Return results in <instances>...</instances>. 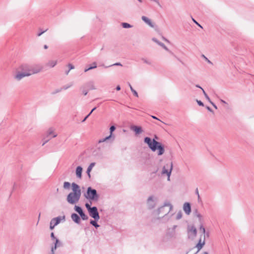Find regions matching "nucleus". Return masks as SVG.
Wrapping results in <instances>:
<instances>
[{
  "mask_svg": "<svg viewBox=\"0 0 254 254\" xmlns=\"http://www.w3.org/2000/svg\"><path fill=\"white\" fill-rule=\"evenodd\" d=\"M173 208V205L169 201H166L164 203L162 206L154 211L153 213L155 216H158L157 218V219L160 220L161 219H165L168 221L169 220L171 216L173 215V214H172L170 216L169 215V213L172 210Z\"/></svg>",
  "mask_w": 254,
  "mask_h": 254,
  "instance_id": "obj_1",
  "label": "nucleus"
},
{
  "mask_svg": "<svg viewBox=\"0 0 254 254\" xmlns=\"http://www.w3.org/2000/svg\"><path fill=\"white\" fill-rule=\"evenodd\" d=\"M72 191L70 192L66 197V200L69 204H74L78 202L81 195L80 187L75 183L71 184Z\"/></svg>",
  "mask_w": 254,
  "mask_h": 254,
  "instance_id": "obj_2",
  "label": "nucleus"
},
{
  "mask_svg": "<svg viewBox=\"0 0 254 254\" xmlns=\"http://www.w3.org/2000/svg\"><path fill=\"white\" fill-rule=\"evenodd\" d=\"M144 141L152 151L155 152L158 150L157 154L158 155H162L164 154L165 149L164 146L160 142L156 141L154 139L152 140L151 138L149 137H145Z\"/></svg>",
  "mask_w": 254,
  "mask_h": 254,
  "instance_id": "obj_3",
  "label": "nucleus"
},
{
  "mask_svg": "<svg viewBox=\"0 0 254 254\" xmlns=\"http://www.w3.org/2000/svg\"><path fill=\"white\" fill-rule=\"evenodd\" d=\"M19 69L28 72V74H30V76L40 72L42 69V66L40 64H21Z\"/></svg>",
  "mask_w": 254,
  "mask_h": 254,
  "instance_id": "obj_4",
  "label": "nucleus"
},
{
  "mask_svg": "<svg viewBox=\"0 0 254 254\" xmlns=\"http://www.w3.org/2000/svg\"><path fill=\"white\" fill-rule=\"evenodd\" d=\"M84 197L90 200L97 201L99 198L97 190L89 187L87 188L86 192L84 194Z\"/></svg>",
  "mask_w": 254,
  "mask_h": 254,
  "instance_id": "obj_5",
  "label": "nucleus"
},
{
  "mask_svg": "<svg viewBox=\"0 0 254 254\" xmlns=\"http://www.w3.org/2000/svg\"><path fill=\"white\" fill-rule=\"evenodd\" d=\"M199 231L202 233V235H201L199 242L196 245V248H197L198 250L197 252H198L205 244V237H209L208 233H207L206 234L205 229L202 225H201L200 226Z\"/></svg>",
  "mask_w": 254,
  "mask_h": 254,
  "instance_id": "obj_6",
  "label": "nucleus"
},
{
  "mask_svg": "<svg viewBox=\"0 0 254 254\" xmlns=\"http://www.w3.org/2000/svg\"><path fill=\"white\" fill-rule=\"evenodd\" d=\"M173 169V163L170 162L166 164L163 167L162 170L161 172L162 175L166 174L167 177L168 181H170V178L171 174V172Z\"/></svg>",
  "mask_w": 254,
  "mask_h": 254,
  "instance_id": "obj_7",
  "label": "nucleus"
},
{
  "mask_svg": "<svg viewBox=\"0 0 254 254\" xmlns=\"http://www.w3.org/2000/svg\"><path fill=\"white\" fill-rule=\"evenodd\" d=\"M158 201L157 198L154 196L151 195L148 197L146 201L147 207L148 209H152L155 207Z\"/></svg>",
  "mask_w": 254,
  "mask_h": 254,
  "instance_id": "obj_8",
  "label": "nucleus"
},
{
  "mask_svg": "<svg viewBox=\"0 0 254 254\" xmlns=\"http://www.w3.org/2000/svg\"><path fill=\"white\" fill-rule=\"evenodd\" d=\"M115 129L116 127L114 126H111L110 128V134L104 138L100 139L98 141V143H101L104 142H109L110 143H112L115 139V137L113 136V132L115 130Z\"/></svg>",
  "mask_w": 254,
  "mask_h": 254,
  "instance_id": "obj_9",
  "label": "nucleus"
},
{
  "mask_svg": "<svg viewBox=\"0 0 254 254\" xmlns=\"http://www.w3.org/2000/svg\"><path fill=\"white\" fill-rule=\"evenodd\" d=\"M54 129L51 127L48 129L47 132L46 136L43 138L44 141L42 144V146L44 145L47 142L49 141L52 137H55L57 136V134L54 133Z\"/></svg>",
  "mask_w": 254,
  "mask_h": 254,
  "instance_id": "obj_10",
  "label": "nucleus"
},
{
  "mask_svg": "<svg viewBox=\"0 0 254 254\" xmlns=\"http://www.w3.org/2000/svg\"><path fill=\"white\" fill-rule=\"evenodd\" d=\"M62 219L64 220H65V216H63L62 217L59 216L57 217H55L53 218L50 222V228L51 230H52L54 228V227L58 225Z\"/></svg>",
  "mask_w": 254,
  "mask_h": 254,
  "instance_id": "obj_11",
  "label": "nucleus"
},
{
  "mask_svg": "<svg viewBox=\"0 0 254 254\" xmlns=\"http://www.w3.org/2000/svg\"><path fill=\"white\" fill-rule=\"evenodd\" d=\"M90 216L95 220H99L100 216L97 207L93 206L92 208L88 212Z\"/></svg>",
  "mask_w": 254,
  "mask_h": 254,
  "instance_id": "obj_12",
  "label": "nucleus"
},
{
  "mask_svg": "<svg viewBox=\"0 0 254 254\" xmlns=\"http://www.w3.org/2000/svg\"><path fill=\"white\" fill-rule=\"evenodd\" d=\"M177 225H174L171 228H168L167 230L166 236L169 238H174L176 236V229Z\"/></svg>",
  "mask_w": 254,
  "mask_h": 254,
  "instance_id": "obj_13",
  "label": "nucleus"
},
{
  "mask_svg": "<svg viewBox=\"0 0 254 254\" xmlns=\"http://www.w3.org/2000/svg\"><path fill=\"white\" fill-rule=\"evenodd\" d=\"M29 76H30V74H28V72H26L25 71L21 70V71H17L14 77L17 81H19L23 78Z\"/></svg>",
  "mask_w": 254,
  "mask_h": 254,
  "instance_id": "obj_14",
  "label": "nucleus"
},
{
  "mask_svg": "<svg viewBox=\"0 0 254 254\" xmlns=\"http://www.w3.org/2000/svg\"><path fill=\"white\" fill-rule=\"evenodd\" d=\"M54 245L51 247V254H55V251L58 247L62 246L61 242H60L59 239H56L55 242H54Z\"/></svg>",
  "mask_w": 254,
  "mask_h": 254,
  "instance_id": "obj_15",
  "label": "nucleus"
},
{
  "mask_svg": "<svg viewBox=\"0 0 254 254\" xmlns=\"http://www.w3.org/2000/svg\"><path fill=\"white\" fill-rule=\"evenodd\" d=\"M130 128L135 132L136 135L141 133L143 132L142 128L141 127L133 125L130 126Z\"/></svg>",
  "mask_w": 254,
  "mask_h": 254,
  "instance_id": "obj_16",
  "label": "nucleus"
},
{
  "mask_svg": "<svg viewBox=\"0 0 254 254\" xmlns=\"http://www.w3.org/2000/svg\"><path fill=\"white\" fill-rule=\"evenodd\" d=\"M183 209L187 215H189L191 212V207L190 203L189 202H185L183 205Z\"/></svg>",
  "mask_w": 254,
  "mask_h": 254,
  "instance_id": "obj_17",
  "label": "nucleus"
},
{
  "mask_svg": "<svg viewBox=\"0 0 254 254\" xmlns=\"http://www.w3.org/2000/svg\"><path fill=\"white\" fill-rule=\"evenodd\" d=\"M188 232L190 235L195 236L196 235V229L193 226H189L188 227Z\"/></svg>",
  "mask_w": 254,
  "mask_h": 254,
  "instance_id": "obj_18",
  "label": "nucleus"
},
{
  "mask_svg": "<svg viewBox=\"0 0 254 254\" xmlns=\"http://www.w3.org/2000/svg\"><path fill=\"white\" fill-rule=\"evenodd\" d=\"M72 220L76 223L79 224L80 222V217L76 213H72L71 215Z\"/></svg>",
  "mask_w": 254,
  "mask_h": 254,
  "instance_id": "obj_19",
  "label": "nucleus"
},
{
  "mask_svg": "<svg viewBox=\"0 0 254 254\" xmlns=\"http://www.w3.org/2000/svg\"><path fill=\"white\" fill-rule=\"evenodd\" d=\"M82 168L81 166L77 167L76 169V175L78 178L81 179L82 177Z\"/></svg>",
  "mask_w": 254,
  "mask_h": 254,
  "instance_id": "obj_20",
  "label": "nucleus"
},
{
  "mask_svg": "<svg viewBox=\"0 0 254 254\" xmlns=\"http://www.w3.org/2000/svg\"><path fill=\"white\" fill-rule=\"evenodd\" d=\"M141 19L150 27H153L154 26L151 21L146 16H142Z\"/></svg>",
  "mask_w": 254,
  "mask_h": 254,
  "instance_id": "obj_21",
  "label": "nucleus"
},
{
  "mask_svg": "<svg viewBox=\"0 0 254 254\" xmlns=\"http://www.w3.org/2000/svg\"><path fill=\"white\" fill-rule=\"evenodd\" d=\"M95 163H91L87 168L86 173L89 178H90V172L92 170L93 167L95 166Z\"/></svg>",
  "mask_w": 254,
  "mask_h": 254,
  "instance_id": "obj_22",
  "label": "nucleus"
},
{
  "mask_svg": "<svg viewBox=\"0 0 254 254\" xmlns=\"http://www.w3.org/2000/svg\"><path fill=\"white\" fill-rule=\"evenodd\" d=\"M158 45L162 47L166 51L168 52L171 55H174V53L171 51L163 43L160 42Z\"/></svg>",
  "mask_w": 254,
  "mask_h": 254,
  "instance_id": "obj_23",
  "label": "nucleus"
},
{
  "mask_svg": "<svg viewBox=\"0 0 254 254\" xmlns=\"http://www.w3.org/2000/svg\"><path fill=\"white\" fill-rule=\"evenodd\" d=\"M56 61H50L47 63V65L50 67H53L57 64Z\"/></svg>",
  "mask_w": 254,
  "mask_h": 254,
  "instance_id": "obj_24",
  "label": "nucleus"
},
{
  "mask_svg": "<svg viewBox=\"0 0 254 254\" xmlns=\"http://www.w3.org/2000/svg\"><path fill=\"white\" fill-rule=\"evenodd\" d=\"M98 221V220H95V219L91 220L90 221V224H91L92 225L94 226L96 228H98V227H100V225H98L97 223V221Z\"/></svg>",
  "mask_w": 254,
  "mask_h": 254,
  "instance_id": "obj_25",
  "label": "nucleus"
},
{
  "mask_svg": "<svg viewBox=\"0 0 254 254\" xmlns=\"http://www.w3.org/2000/svg\"><path fill=\"white\" fill-rule=\"evenodd\" d=\"M80 216L81 219L83 220H86L88 219V216L86 215L83 211L80 213V214H79Z\"/></svg>",
  "mask_w": 254,
  "mask_h": 254,
  "instance_id": "obj_26",
  "label": "nucleus"
},
{
  "mask_svg": "<svg viewBox=\"0 0 254 254\" xmlns=\"http://www.w3.org/2000/svg\"><path fill=\"white\" fill-rule=\"evenodd\" d=\"M122 26L124 28H129L133 27L132 25L129 24V23H126V22H123L122 23Z\"/></svg>",
  "mask_w": 254,
  "mask_h": 254,
  "instance_id": "obj_27",
  "label": "nucleus"
},
{
  "mask_svg": "<svg viewBox=\"0 0 254 254\" xmlns=\"http://www.w3.org/2000/svg\"><path fill=\"white\" fill-rule=\"evenodd\" d=\"M74 210L78 214H80V213L83 211V210L81 208V207L77 205L74 206Z\"/></svg>",
  "mask_w": 254,
  "mask_h": 254,
  "instance_id": "obj_28",
  "label": "nucleus"
},
{
  "mask_svg": "<svg viewBox=\"0 0 254 254\" xmlns=\"http://www.w3.org/2000/svg\"><path fill=\"white\" fill-rule=\"evenodd\" d=\"M88 86L90 90H95L96 89L93 82H89L88 83Z\"/></svg>",
  "mask_w": 254,
  "mask_h": 254,
  "instance_id": "obj_29",
  "label": "nucleus"
},
{
  "mask_svg": "<svg viewBox=\"0 0 254 254\" xmlns=\"http://www.w3.org/2000/svg\"><path fill=\"white\" fill-rule=\"evenodd\" d=\"M194 214L197 218H198L199 221L201 220V218H202V215L198 212L197 210H195V211L194 212Z\"/></svg>",
  "mask_w": 254,
  "mask_h": 254,
  "instance_id": "obj_30",
  "label": "nucleus"
},
{
  "mask_svg": "<svg viewBox=\"0 0 254 254\" xmlns=\"http://www.w3.org/2000/svg\"><path fill=\"white\" fill-rule=\"evenodd\" d=\"M182 212L181 211H179L176 215V219L178 220L181 219L182 218Z\"/></svg>",
  "mask_w": 254,
  "mask_h": 254,
  "instance_id": "obj_31",
  "label": "nucleus"
},
{
  "mask_svg": "<svg viewBox=\"0 0 254 254\" xmlns=\"http://www.w3.org/2000/svg\"><path fill=\"white\" fill-rule=\"evenodd\" d=\"M96 109V107H94L91 111V112L84 118V119L82 121V122H85L86 119L91 115V114L92 113V112L95 110V109Z\"/></svg>",
  "mask_w": 254,
  "mask_h": 254,
  "instance_id": "obj_32",
  "label": "nucleus"
},
{
  "mask_svg": "<svg viewBox=\"0 0 254 254\" xmlns=\"http://www.w3.org/2000/svg\"><path fill=\"white\" fill-rule=\"evenodd\" d=\"M70 186V184L68 182H65L64 183L63 187L64 189H69Z\"/></svg>",
  "mask_w": 254,
  "mask_h": 254,
  "instance_id": "obj_33",
  "label": "nucleus"
},
{
  "mask_svg": "<svg viewBox=\"0 0 254 254\" xmlns=\"http://www.w3.org/2000/svg\"><path fill=\"white\" fill-rule=\"evenodd\" d=\"M141 60L143 62V63L146 64H147L150 65L151 64V61L147 60V59L142 58Z\"/></svg>",
  "mask_w": 254,
  "mask_h": 254,
  "instance_id": "obj_34",
  "label": "nucleus"
},
{
  "mask_svg": "<svg viewBox=\"0 0 254 254\" xmlns=\"http://www.w3.org/2000/svg\"><path fill=\"white\" fill-rule=\"evenodd\" d=\"M91 204V202H90V204H89L88 203H86L85 204V207L87 208L88 212L92 208V207L90 206Z\"/></svg>",
  "mask_w": 254,
  "mask_h": 254,
  "instance_id": "obj_35",
  "label": "nucleus"
},
{
  "mask_svg": "<svg viewBox=\"0 0 254 254\" xmlns=\"http://www.w3.org/2000/svg\"><path fill=\"white\" fill-rule=\"evenodd\" d=\"M97 67V63L96 62H93L91 64V66L89 67V69H94Z\"/></svg>",
  "mask_w": 254,
  "mask_h": 254,
  "instance_id": "obj_36",
  "label": "nucleus"
},
{
  "mask_svg": "<svg viewBox=\"0 0 254 254\" xmlns=\"http://www.w3.org/2000/svg\"><path fill=\"white\" fill-rule=\"evenodd\" d=\"M72 85V83L68 84L67 85H64L63 88H62V89L64 90H66L69 87H70Z\"/></svg>",
  "mask_w": 254,
  "mask_h": 254,
  "instance_id": "obj_37",
  "label": "nucleus"
},
{
  "mask_svg": "<svg viewBox=\"0 0 254 254\" xmlns=\"http://www.w3.org/2000/svg\"><path fill=\"white\" fill-rule=\"evenodd\" d=\"M202 92H203V93L205 96V97L206 98V99L209 102H211V100L209 98V97H208V96L207 95V94L206 93L205 91L203 89H202Z\"/></svg>",
  "mask_w": 254,
  "mask_h": 254,
  "instance_id": "obj_38",
  "label": "nucleus"
},
{
  "mask_svg": "<svg viewBox=\"0 0 254 254\" xmlns=\"http://www.w3.org/2000/svg\"><path fill=\"white\" fill-rule=\"evenodd\" d=\"M202 57L205 59V60L208 62L209 64H212V63L207 58H206L204 55H202Z\"/></svg>",
  "mask_w": 254,
  "mask_h": 254,
  "instance_id": "obj_39",
  "label": "nucleus"
},
{
  "mask_svg": "<svg viewBox=\"0 0 254 254\" xmlns=\"http://www.w3.org/2000/svg\"><path fill=\"white\" fill-rule=\"evenodd\" d=\"M51 237L52 238V240H54V242H55L56 241V239H58L54 235V234L53 232H52L51 234Z\"/></svg>",
  "mask_w": 254,
  "mask_h": 254,
  "instance_id": "obj_40",
  "label": "nucleus"
},
{
  "mask_svg": "<svg viewBox=\"0 0 254 254\" xmlns=\"http://www.w3.org/2000/svg\"><path fill=\"white\" fill-rule=\"evenodd\" d=\"M172 56H174L178 61H179L182 64H184V63L183 62V61L180 58H179L178 57H177L174 54V55H172Z\"/></svg>",
  "mask_w": 254,
  "mask_h": 254,
  "instance_id": "obj_41",
  "label": "nucleus"
},
{
  "mask_svg": "<svg viewBox=\"0 0 254 254\" xmlns=\"http://www.w3.org/2000/svg\"><path fill=\"white\" fill-rule=\"evenodd\" d=\"M195 193L197 195L198 200L199 201L200 200V196H199V193H198V190L197 189H196V190H195Z\"/></svg>",
  "mask_w": 254,
  "mask_h": 254,
  "instance_id": "obj_42",
  "label": "nucleus"
},
{
  "mask_svg": "<svg viewBox=\"0 0 254 254\" xmlns=\"http://www.w3.org/2000/svg\"><path fill=\"white\" fill-rule=\"evenodd\" d=\"M196 102H197V104L199 106H204L203 103L201 101L197 100Z\"/></svg>",
  "mask_w": 254,
  "mask_h": 254,
  "instance_id": "obj_43",
  "label": "nucleus"
},
{
  "mask_svg": "<svg viewBox=\"0 0 254 254\" xmlns=\"http://www.w3.org/2000/svg\"><path fill=\"white\" fill-rule=\"evenodd\" d=\"M152 41L157 43L158 45L160 42L159 41H158L156 38H152Z\"/></svg>",
  "mask_w": 254,
  "mask_h": 254,
  "instance_id": "obj_44",
  "label": "nucleus"
},
{
  "mask_svg": "<svg viewBox=\"0 0 254 254\" xmlns=\"http://www.w3.org/2000/svg\"><path fill=\"white\" fill-rule=\"evenodd\" d=\"M68 67H69V70L72 69H73V68H74V66L72 64H68Z\"/></svg>",
  "mask_w": 254,
  "mask_h": 254,
  "instance_id": "obj_45",
  "label": "nucleus"
},
{
  "mask_svg": "<svg viewBox=\"0 0 254 254\" xmlns=\"http://www.w3.org/2000/svg\"><path fill=\"white\" fill-rule=\"evenodd\" d=\"M132 92L133 93V95H134L135 96H136V97H138V93H137V92L135 90H133V91H132Z\"/></svg>",
  "mask_w": 254,
  "mask_h": 254,
  "instance_id": "obj_46",
  "label": "nucleus"
},
{
  "mask_svg": "<svg viewBox=\"0 0 254 254\" xmlns=\"http://www.w3.org/2000/svg\"><path fill=\"white\" fill-rule=\"evenodd\" d=\"M114 65H120V66H122V64L120 63H115L112 65H111V66H114ZM109 66H111V65H110Z\"/></svg>",
  "mask_w": 254,
  "mask_h": 254,
  "instance_id": "obj_47",
  "label": "nucleus"
},
{
  "mask_svg": "<svg viewBox=\"0 0 254 254\" xmlns=\"http://www.w3.org/2000/svg\"><path fill=\"white\" fill-rule=\"evenodd\" d=\"M192 20L196 25H197L198 26H199L201 28H202L201 26L195 19L192 18Z\"/></svg>",
  "mask_w": 254,
  "mask_h": 254,
  "instance_id": "obj_48",
  "label": "nucleus"
},
{
  "mask_svg": "<svg viewBox=\"0 0 254 254\" xmlns=\"http://www.w3.org/2000/svg\"><path fill=\"white\" fill-rule=\"evenodd\" d=\"M62 90V88L58 89L56 90L54 92H53V94H56V93H57L60 92H61Z\"/></svg>",
  "mask_w": 254,
  "mask_h": 254,
  "instance_id": "obj_49",
  "label": "nucleus"
},
{
  "mask_svg": "<svg viewBox=\"0 0 254 254\" xmlns=\"http://www.w3.org/2000/svg\"><path fill=\"white\" fill-rule=\"evenodd\" d=\"M88 91L86 90H83L82 93L84 94V95H86L87 94Z\"/></svg>",
  "mask_w": 254,
  "mask_h": 254,
  "instance_id": "obj_50",
  "label": "nucleus"
},
{
  "mask_svg": "<svg viewBox=\"0 0 254 254\" xmlns=\"http://www.w3.org/2000/svg\"><path fill=\"white\" fill-rule=\"evenodd\" d=\"M210 103L212 105V106H213L215 109H217V107L216 105L214 103H213L212 101H211Z\"/></svg>",
  "mask_w": 254,
  "mask_h": 254,
  "instance_id": "obj_51",
  "label": "nucleus"
},
{
  "mask_svg": "<svg viewBox=\"0 0 254 254\" xmlns=\"http://www.w3.org/2000/svg\"><path fill=\"white\" fill-rule=\"evenodd\" d=\"M47 30H46L45 31H43L41 32H39V33H38L37 34L38 36H40L43 33H44Z\"/></svg>",
  "mask_w": 254,
  "mask_h": 254,
  "instance_id": "obj_52",
  "label": "nucleus"
},
{
  "mask_svg": "<svg viewBox=\"0 0 254 254\" xmlns=\"http://www.w3.org/2000/svg\"><path fill=\"white\" fill-rule=\"evenodd\" d=\"M163 38V39L165 41L167 42V43H170V41H169L168 39H167L166 38H165V37H163V38Z\"/></svg>",
  "mask_w": 254,
  "mask_h": 254,
  "instance_id": "obj_53",
  "label": "nucleus"
},
{
  "mask_svg": "<svg viewBox=\"0 0 254 254\" xmlns=\"http://www.w3.org/2000/svg\"><path fill=\"white\" fill-rule=\"evenodd\" d=\"M151 117L154 119H156V120H157L158 121H161L158 118H157L156 117L154 116H151Z\"/></svg>",
  "mask_w": 254,
  "mask_h": 254,
  "instance_id": "obj_54",
  "label": "nucleus"
},
{
  "mask_svg": "<svg viewBox=\"0 0 254 254\" xmlns=\"http://www.w3.org/2000/svg\"><path fill=\"white\" fill-rule=\"evenodd\" d=\"M206 109L210 112H212V110L209 107H206Z\"/></svg>",
  "mask_w": 254,
  "mask_h": 254,
  "instance_id": "obj_55",
  "label": "nucleus"
},
{
  "mask_svg": "<svg viewBox=\"0 0 254 254\" xmlns=\"http://www.w3.org/2000/svg\"><path fill=\"white\" fill-rule=\"evenodd\" d=\"M116 90H118V91H119L121 90V87H120V85H118L117 87H116Z\"/></svg>",
  "mask_w": 254,
  "mask_h": 254,
  "instance_id": "obj_56",
  "label": "nucleus"
},
{
  "mask_svg": "<svg viewBox=\"0 0 254 254\" xmlns=\"http://www.w3.org/2000/svg\"><path fill=\"white\" fill-rule=\"evenodd\" d=\"M91 69H89V67H88V68H85V69H84V72H87V71H88V70H91Z\"/></svg>",
  "mask_w": 254,
  "mask_h": 254,
  "instance_id": "obj_57",
  "label": "nucleus"
},
{
  "mask_svg": "<svg viewBox=\"0 0 254 254\" xmlns=\"http://www.w3.org/2000/svg\"><path fill=\"white\" fill-rule=\"evenodd\" d=\"M220 101H221V102H222V103H224V104H227V103H226L225 101H224L223 100H222V99H221V100H220Z\"/></svg>",
  "mask_w": 254,
  "mask_h": 254,
  "instance_id": "obj_58",
  "label": "nucleus"
},
{
  "mask_svg": "<svg viewBox=\"0 0 254 254\" xmlns=\"http://www.w3.org/2000/svg\"><path fill=\"white\" fill-rule=\"evenodd\" d=\"M130 90L131 91V92H132V91L134 90V89L132 88L131 85H130Z\"/></svg>",
  "mask_w": 254,
  "mask_h": 254,
  "instance_id": "obj_59",
  "label": "nucleus"
},
{
  "mask_svg": "<svg viewBox=\"0 0 254 254\" xmlns=\"http://www.w3.org/2000/svg\"><path fill=\"white\" fill-rule=\"evenodd\" d=\"M48 48V46H47V45H45L44 46V48L45 49H47Z\"/></svg>",
  "mask_w": 254,
  "mask_h": 254,
  "instance_id": "obj_60",
  "label": "nucleus"
},
{
  "mask_svg": "<svg viewBox=\"0 0 254 254\" xmlns=\"http://www.w3.org/2000/svg\"><path fill=\"white\" fill-rule=\"evenodd\" d=\"M196 87H198V88H200L201 90H202V89H203L202 87H200L199 85H196Z\"/></svg>",
  "mask_w": 254,
  "mask_h": 254,
  "instance_id": "obj_61",
  "label": "nucleus"
},
{
  "mask_svg": "<svg viewBox=\"0 0 254 254\" xmlns=\"http://www.w3.org/2000/svg\"><path fill=\"white\" fill-rule=\"evenodd\" d=\"M69 70H68V71H66V72H65L66 74H68L69 72Z\"/></svg>",
  "mask_w": 254,
  "mask_h": 254,
  "instance_id": "obj_62",
  "label": "nucleus"
},
{
  "mask_svg": "<svg viewBox=\"0 0 254 254\" xmlns=\"http://www.w3.org/2000/svg\"><path fill=\"white\" fill-rule=\"evenodd\" d=\"M138 1L140 2H142V0H138Z\"/></svg>",
  "mask_w": 254,
  "mask_h": 254,
  "instance_id": "obj_63",
  "label": "nucleus"
},
{
  "mask_svg": "<svg viewBox=\"0 0 254 254\" xmlns=\"http://www.w3.org/2000/svg\"><path fill=\"white\" fill-rule=\"evenodd\" d=\"M127 84H128V86H129V87H130V85H131V84H130V83H129V82H128V83H127Z\"/></svg>",
  "mask_w": 254,
  "mask_h": 254,
  "instance_id": "obj_64",
  "label": "nucleus"
}]
</instances>
